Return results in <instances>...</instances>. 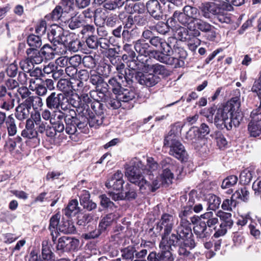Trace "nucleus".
Here are the masks:
<instances>
[{
    "mask_svg": "<svg viewBox=\"0 0 261 261\" xmlns=\"http://www.w3.org/2000/svg\"><path fill=\"white\" fill-rule=\"evenodd\" d=\"M68 27L71 30H75L84 26V21L80 16L71 17L67 22Z\"/></svg>",
    "mask_w": 261,
    "mask_h": 261,
    "instance_id": "50",
    "label": "nucleus"
},
{
    "mask_svg": "<svg viewBox=\"0 0 261 261\" xmlns=\"http://www.w3.org/2000/svg\"><path fill=\"white\" fill-rule=\"evenodd\" d=\"M60 217V214L57 213L53 215L50 219L49 229L51 231V233L53 236V241L54 242L55 241L56 238H55L54 236H53V232L54 231H56V230H58L59 225L60 224L59 222Z\"/></svg>",
    "mask_w": 261,
    "mask_h": 261,
    "instance_id": "51",
    "label": "nucleus"
},
{
    "mask_svg": "<svg viewBox=\"0 0 261 261\" xmlns=\"http://www.w3.org/2000/svg\"><path fill=\"white\" fill-rule=\"evenodd\" d=\"M93 219L91 214H82L78 216L77 224L79 225L84 226Z\"/></svg>",
    "mask_w": 261,
    "mask_h": 261,
    "instance_id": "62",
    "label": "nucleus"
},
{
    "mask_svg": "<svg viewBox=\"0 0 261 261\" xmlns=\"http://www.w3.org/2000/svg\"><path fill=\"white\" fill-rule=\"evenodd\" d=\"M147 166H145L141 161L137 158L133 159L130 162V166H125V175L128 179H145V175L148 176V178L152 179L154 174H156L158 164L152 158L147 159Z\"/></svg>",
    "mask_w": 261,
    "mask_h": 261,
    "instance_id": "3",
    "label": "nucleus"
},
{
    "mask_svg": "<svg viewBox=\"0 0 261 261\" xmlns=\"http://www.w3.org/2000/svg\"><path fill=\"white\" fill-rule=\"evenodd\" d=\"M114 220V214L110 213L107 215L102 219L101 220L99 226L101 229H106L108 226H110Z\"/></svg>",
    "mask_w": 261,
    "mask_h": 261,
    "instance_id": "58",
    "label": "nucleus"
},
{
    "mask_svg": "<svg viewBox=\"0 0 261 261\" xmlns=\"http://www.w3.org/2000/svg\"><path fill=\"white\" fill-rule=\"evenodd\" d=\"M29 88L31 90L35 91L37 94L36 96H44L46 95L47 90V88L42 84H36L34 86H29Z\"/></svg>",
    "mask_w": 261,
    "mask_h": 261,
    "instance_id": "57",
    "label": "nucleus"
},
{
    "mask_svg": "<svg viewBox=\"0 0 261 261\" xmlns=\"http://www.w3.org/2000/svg\"><path fill=\"white\" fill-rule=\"evenodd\" d=\"M175 41L171 44L169 53L162 54V63L173 66L175 68L184 66V60L187 57L186 50L182 47L177 39L174 37Z\"/></svg>",
    "mask_w": 261,
    "mask_h": 261,
    "instance_id": "7",
    "label": "nucleus"
},
{
    "mask_svg": "<svg viewBox=\"0 0 261 261\" xmlns=\"http://www.w3.org/2000/svg\"><path fill=\"white\" fill-rule=\"evenodd\" d=\"M217 214L218 217L220 218L221 224H223L229 229L231 228L233 224L231 214L223 212H219Z\"/></svg>",
    "mask_w": 261,
    "mask_h": 261,
    "instance_id": "43",
    "label": "nucleus"
},
{
    "mask_svg": "<svg viewBox=\"0 0 261 261\" xmlns=\"http://www.w3.org/2000/svg\"><path fill=\"white\" fill-rule=\"evenodd\" d=\"M186 139L189 143L194 144H197L201 140V137L196 127H191L186 133Z\"/></svg>",
    "mask_w": 261,
    "mask_h": 261,
    "instance_id": "36",
    "label": "nucleus"
},
{
    "mask_svg": "<svg viewBox=\"0 0 261 261\" xmlns=\"http://www.w3.org/2000/svg\"><path fill=\"white\" fill-rule=\"evenodd\" d=\"M228 229L229 228L220 223L218 226L217 225L215 227V228L213 229L215 231L214 237L218 238L225 235Z\"/></svg>",
    "mask_w": 261,
    "mask_h": 261,
    "instance_id": "63",
    "label": "nucleus"
},
{
    "mask_svg": "<svg viewBox=\"0 0 261 261\" xmlns=\"http://www.w3.org/2000/svg\"><path fill=\"white\" fill-rule=\"evenodd\" d=\"M80 241L77 239L67 236L60 237L58 241L57 249L62 252H69L78 250Z\"/></svg>",
    "mask_w": 261,
    "mask_h": 261,
    "instance_id": "14",
    "label": "nucleus"
},
{
    "mask_svg": "<svg viewBox=\"0 0 261 261\" xmlns=\"http://www.w3.org/2000/svg\"><path fill=\"white\" fill-rule=\"evenodd\" d=\"M201 218L204 220L202 221L205 222L206 227L213 230L219 222L218 214L214 213L213 212H206L201 215Z\"/></svg>",
    "mask_w": 261,
    "mask_h": 261,
    "instance_id": "29",
    "label": "nucleus"
},
{
    "mask_svg": "<svg viewBox=\"0 0 261 261\" xmlns=\"http://www.w3.org/2000/svg\"><path fill=\"white\" fill-rule=\"evenodd\" d=\"M175 41L174 37H169L168 38L167 41H166L164 39L160 37L159 36H154L149 41V44L154 49H157L158 51L160 53L158 54L159 57L161 58L155 59L158 61L162 63V54L165 55L166 53H169L171 49V44Z\"/></svg>",
    "mask_w": 261,
    "mask_h": 261,
    "instance_id": "11",
    "label": "nucleus"
},
{
    "mask_svg": "<svg viewBox=\"0 0 261 261\" xmlns=\"http://www.w3.org/2000/svg\"><path fill=\"white\" fill-rule=\"evenodd\" d=\"M74 36V35L64 31L62 28L56 25L53 26L47 33L48 39L54 46L61 44L66 46V43L70 39L71 37Z\"/></svg>",
    "mask_w": 261,
    "mask_h": 261,
    "instance_id": "10",
    "label": "nucleus"
},
{
    "mask_svg": "<svg viewBox=\"0 0 261 261\" xmlns=\"http://www.w3.org/2000/svg\"><path fill=\"white\" fill-rule=\"evenodd\" d=\"M228 114L229 119L228 124L231 125V128H232V125L234 127L238 126L243 118L241 112L230 113Z\"/></svg>",
    "mask_w": 261,
    "mask_h": 261,
    "instance_id": "49",
    "label": "nucleus"
},
{
    "mask_svg": "<svg viewBox=\"0 0 261 261\" xmlns=\"http://www.w3.org/2000/svg\"><path fill=\"white\" fill-rule=\"evenodd\" d=\"M152 29L162 35H166L170 31L169 26L163 21H159L155 25L152 26Z\"/></svg>",
    "mask_w": 261,
    "mask_h": 261,
    "instance_id": "56",
    "label": "nucleus"
},
{
    "mask_svg": "<svg viewBox=\"0 0 261 261\" xmlns=\"http://www.w3.org/2000/svg\"><path fill=\"white\" fill-rule=\"evenodd\" d=\"M88 115H81L87 118L88 120V124L91 127L97 128L99 126L102 124L103 122V117L99 114L94 115L90 110L89 106L88 110Z\"/></svg>",
    "mask_w": 261,
    "mask_h": 261,
    "instance_id": "27",
    "label": "nucleus"
},
{
    "mask_svg": "<svg viewBox=\"0 0 261 261\" xmlns=\"http://www.w3.org/2000/svg\"><path fill=\"white\" fill-rule=\"evenodd\" d=\"M147 12L151 17L156 20L163 18V9L158 0H149L146 3Z\"/></svg>",
    "mask_w": 261,
    "mask_h": 261,
    "instance_id": "18",
    "label": "nucleus"
},
{
    "mask_svg": "<svg viewBox=\"0 0 261 261\" xmlns=\"http://www.w3.org/2000/svg\"><path fill=\"white\" fill-rule=\"evenodd\" d=\"M133 77L140 84L149 87L154 86L160 81V78L156 75L152 73H144L140 71L136 72Z\"/></svg>",
    "mask_w": 261,
    "mask_h": 261,
    "instance_id": "17",
    "label": "nucleus"
},
{
    "mask_svg": "<svg viewBox=\"0 0 261 261\" xmlns=\"http://www.w3.org/2000/svg\"><path fill=\"white\" fill-rule=\"evenodd\" d=\"M151 69L155 75H160L163 77H166L169 75V71L166 69L165 66L159 64H155L152 65L151 66H149V68L148 70Z\"/></svg>",
    "mask_w": 261,
    "mask_h": 261,
    "instance_id": "52",
    "label": "nucleus"
},
{
    "mask_svg": "<svg viewBox=\"0 0 261 261\" xmlns=\"http://www.w3.org/2000/svg\"><path fill=\"white\" fill-rule=\"evenodd\" d=\"M66 118L65 132L68 135H73L77 132V115L75 110H72Z\"/></svg>",
    "mask_w": 261,
    "mask_h": 261,
    "instance_id": "24",
    "label": "nucleus"
},
{
    "mask_svg": "<svg viewBox=\"0 0 261 261\" xmlns=\"http://www.w3.org/2000/svg\"><path fill=\"white\" fill-rule=\"evenodd\" d=\"M205 199L207 202L208 208L213 211H215L219 208L221 201L219 197L212 194L207 195Z\"/></svg>",
    "mask_w": 261,
    "mask_h": 261,
    "instance_id": "41",
    "label": "nucleus"
},
{
    "mask_svg": "<svg viewBox=\"0 0 261 261\" xmlns=\"http://www.w3.org/2000/svg\"><path fill=\"white\" fill-rule=\"evenodd\" d=\"M22 139L19 136H17L14 139H9L6 143L5 147L11 153H16V145L20 143Z\"/></svg>",
    "mask_w": 261,
    "mask_h": 261,
    "instance_id": "48",
    "label": "nucleus"
},
{
    "mask_svg": "<svg viewBox=\"0 0 261 261\" xmlns=\"http://www.w3.org/2000/svg\"><path fill=\"white\" fill-rule=\"evenodd\" d=\"M30 110L29 106L24 100L16 108L15 116L19 120H24L28 118Z\"/></svg>",
    "mask_w": 261,
    "mask_h": 261,
    "instance_id": "26",
    "label": "nucleus"
},
{
    "mask_svg": "<svg viewBox=\"0 0 261 261\" xmlns=\"http://www.w3.org/2000/svg\"><path fill=\"white\" fill-rule=\"evenodd\" d=\"M193 230L197 238L202 241L208 239L213 232V229L208 228L205 225V222L202 221H199L194 226Z\"/></svg>",
    "mask_w": 261,
    "mask_h": 261,
    "instance_id": "21",
    "label": "nucleus"
},
{
    "mask_svg": "<svg viewBox=\"0 0 261 261\" xmlns=\"http://www.w3.org/2000/svg\"><path fill=\"white\" fill-rule=\"evenodd\" d=\"M241 106L240 98L239 97L236 96L231 98L230 100L228 101L226 104L221 108L224 111L228 114L240 111V107Z\"/></svg>",
    "mask_w": 261,
    "mask_h": 261,
    "instance_id": "28",
    "label": "nucleus"
},
{
    "mask_svg": "<svg viewBox=\"0 0 261 261\" xmlns=\"http://www.w3.org/2000/svg\"><path fill=\"white\" fill-rule=\"evenodd\" d=\"M202 16L207 19H210L212 15H216L222 10L220 5L215 3L207 2L203 4L200 8Z\"/></svg>",
    "mask_w": 261,
    "mask_h": 261,
    "instance_id": "23",
    "label": "nucleus"
},
{
    "mask_svg": "<svg viewBox=\"0 0 261 261\" xmlns=\"http://www.w3.org/2000/svg\"><path fill=\"white\" fill-rule=\"evenodd\" d=\"M58 230L65 234L72 233L75 231V228L71 221L63 220L59 225Z\"/></svg>",
    "mask_w": 261,
    "mask_h": 261,
    "instance_id": "39",
    "label": "nucleus"
},
{
    "mask_svg": "<svg viewBox=\"0 0 261 261\" xmlns=\"http://www.w3.org/2000/svg\"><path fill=\"white\" fill-rule=\"evenodd\" d=\"M82 61L84 66L88 68H93L96 65L95 59L91 56L84 57Z\"/></svg>",
    "mask_w": 261,
    "mask_h": 261,
    "instance_id": "64",
    "label": "nucleus"
},
{
    "mask_svg": "<svg viewBox=\"0 0 261 261\" xmlns=\"http://www.w3.org/2000/svg\"><path fill=\"white\" fill-rule=\"evenodd\" d=\"M20 66L22 70L25 72H29L34 68V64L29 60V57L21 60L19 63Z\"/></svg>",
    "mask_w": 261,
    "mask_h": 261,
    "instance_id": "61",
    "label": "nucleus"
},
{
    "mask_svg": "<svg viewBox=\"0 0 261 261\" xmlns=\"http://www.w3.org/2000/svg\"><path fill=\"white\" fill-rule=\"evenodd\" d=\"M129 181L132 185L139 187L141 190H143L144 188L145 189L146 187H148V189L152 192H154L158 189L161 184L166 187L172 184V180H154L151 185H148L147 180H134L133 182L129 180Z\"/></svg>",
    "mask_w": 261,
    "mask_h": 261,
    "instance_id": "20",
    "label": "nucleus"
},
{
    "mask_svg": "<svg viewBox=\"0 0 261 261\" xmlns=\"http://www.w3.org/2000/svg\"><path fill=\"white\" fill-rule=\"evenodd\" d=\"M199 14V11L196 7L186 5L182 8V11H174L172 17L169 18L168 21L171 20V22L172 21L178 22L181 25L187 27L190 31H192L194 36L198 37L201 33L195 28L192 27V24L198 19L197 17Z\"/></svg>",
    "mask_w": 261,
    "mask_h": 261,
    "instance_id": "4",
    "label": "nucleus"
},
{
    "mask_svg": "<svg viewBox=\"0 0 261 261\" xmlns=\"http://www.w3.org/2000/svg\"><path fill=\"white\" fill-rule=\"evenodd\" d=\"M27 41L30 48L36 49L40 48L42 45L41 37L33 34H31L27 37Z\"/></svg>",
    "mask_w": 261,
    "mask_h": 261,
    "instance_id": "46",
    "label": "nucleus"
},
{
    "mask_svg": "<svg viewBox=\"0 0 261 261\" xmlns=\"http://www.w3.org/2000/svg\"><path fill=\"white\" fill-rule=\"evenodd\" d=\"M30 108H33L34 111L38 110L43 106L42 98L38 96H31L24 100Z\"/></svg>",
    "mask_w": 261,
    "mask_h": 261,
    "instance_id": "35",
    "label": "nucleus"
},
{
    "mask_svg": "<svg viewBox=\"0 0 261 261\" xmlns=\"http://www.w3.org/2000/svg\"><path fill=\"white\" fill-rule=\"evenodd\" d=\"M128 56L123 54L122 57L115 56V63L120 61L117 64L115 71V109L122 106L123 103L133 100L136 96V94L133 91H130L124 89L122 87L125 86L127 84L126 77V71L124 69V63H128Z\"/></svg>",
    "mask_w": 261,
    "mask_h": 261,
    "instance_id": "2",
    "label": "nucleus"
},
{
    "mask_svg": "<svg viewBox=\"0 0 261 261\" xmlns=\"http://www.w3.org/2000/svg\"><path fill=\"white\" fill-rule=\"evenodd\" d=\"M14 98L11 97H4L0 98V108L4 110L8 111L12 109L14 107Z\"/></svg>",
    "mask_w": 261,
    "mask_h": 261,
    "instance_id": "54",
    "label": "nucleus"
},
{
    "mask_svg": "<svg viewBox=\"0 0 261 261\" xmlns=\"http://www.w3.org/2000/svg\"><path fill=\"white\" fill-rule=\"evenodd\" d=\"M81 100L80 96L76 93H71L66 97L65 96V102L67 106L70 110H74L71 107L75 108V112L77 113L79 116L81 115H88V110L89 106L86 104H82L80 103Z\"/></svg>",
    "mask_w": 261,
    "mask_h": 261,
    "instance_id": "12",
    "label": "nucleus"
},
{
    "mask_svg": "<svg viewBox=\"0 0 261 261\" xmlns=\"http://www.w3.org/2000/svg\"><path fill=\"white\" fill-rule=\"evenodd\" d=\"M90 97L93 99L94 101H100L103 100L106 103L107 107L109 109H114V99L111 96H109L107 94H104L99 90L96 89V90L91 91L89 93Z\"/></svg>",
    "mask_w": 261,
    "mask_h": 261,
    "instance_id": "22",
    "label": "nucleus"
},
{
    "mask_svg": "<svg viewBox=\"0 0 261 261\" xmlns=\"http://www.w3.org/2000/svg\"><path fill=\"white\" fill-rule=\"evenodd\" d=\"M71 111L72 110L69 109L67 107V109L66 110H59L57 112H54L53 113L52 120H50V124L63 122V119H64L65 121L66 119V118H67L68 115H69V113H68Z\"/></svg>",
    "mask_w": 261,
    "mask_h": 261,
    "instance_id": "37",
    "label": "nucleus"
},
{
    "mask_svg": "<svg viewBox=\"0 0 261 261\" xmlns=\"http://www.w3.org/2000/svg\"><path fill=\"white\" fill-rule=\"evenodd\" d=\"M115 46L117 47L118 50H117V48L115 47V53L119 54L120 52V48H122V50H124L129 55H130V53L133 51L131 50V45L128 44L127 43H125L124 44V41H121V40H115ZM129 56V55H128Z\"/></svg>",
    "mask_w": 261,
    "mask_h": 261,
    "instance_id": "59",
    "label": "nucleus"
},
{
    "mask_svg": "<svg viewBox=\"0 0 261 261\" xmlns=\"http://www.w3.org/2000/svg\"><path fill=\"white\" fill-rule=\"evenodd\" d=\"M164 146L170 148L169 153L181 162H186L188 160V154L185 146L178 139L174 130L172 128L165 137Z\"/></svg>",
    "mask_w": 261,
    "mask_h": 261,
    "instance_id": "6",
    "label": "nucleus"
},
{
    "mask_svg": "<svg viewBox=\"0 0 261 261\" xmlns=\"http://www.w3.org/2000/svg\"><path fill=\"white\" fill-rule=\"evenodd\" d=\"M192 27L195 29L202 32L206 33V37L207 39L210 41H213L216 37V33L214 30L215 27L207 22V21L198 18L193 23Z\"/></svg>",
    "mask_w": 261,
    "mask_h": 261,
    "instance_id": "16",
    "label": "nucleus"
},
{
    "mask_svg": "<svg viewBox=\"0 0 261 261\" xmlns=\"http://www.w3.org/2000/svg\"><path fill=\"white\" fill-rule=\"evenodd\" d=\"M70 39L66 43V45H68V48L70 51L77 52L82 49V43L78 39Z\"/></svg>",
    "mask_w": 261,
    "mask_h": 261,
    "instance_id": "55",
    "label": "nucleus"
},
{
    "mask_svg": "<svg viewBox=\"0 0 261 261\" xmlns=\"http://www.w3.org/2000/svg\"><path fill=\"white\" fill-rule=\"evenodd\" d=\"M175 220L174 217L170 214L164 213L160 220L157 222L155 230L161 233L162 240L160 243V252H165V249L168 248L167 244L170 233L174 226Z\"/></svg>",
    "mask_w": 261,
    "mask_h": 261,
    "instance_id": "5",
    "label": "nucleus"
},
{
    "mask_svg": "<svg viewBox=\"0 0 261 261\" xmlns=\"http://www.w3.org/2000/svg\"><path fill=\"white\" fill-rule=\"evenodd\" d=\"M130 59L128 60L127 66L133 70H142L143 71L148 70L149 65L147 62H142L139 61L138 58L136 56V54L134 51L130 53L129 55Z\"/></svg>",
    "mask_w": 261,
    "mask_h": 261,
    "instance_id": "25",
    "label": "nucleus"
},
{
    "mask_svg": "<svg viewBox=\"0 0 261 261\" xmlns=\"http://www.w3.org/2000/svg\"><path fill=\"white\" fill-rule=\"evenodd\" d=\"M80 207L78 206V201L76 199L71 200L67 207L64 210V214L67 217L74 216L79 212Z\"/></svg>",
    "mask_w": 261,
    "mask_h": 261,
    "instance_id": "38",
    "label": "nucleus"
},
{
    "mask_svg": "<svg viewBox=\"0 0 261 261\" xmlns=\"http://www.w3.org/2000/svg\"><path fill=\"white\" fill-rule=\"evenodd\" d=\"M248 129L252 137H256L261 135V126L259 125V123L254 120L253 118H251V120L248 126Z\"/></svg>",
    "mask_w": 261,
    "mask_h": 261,
    "instance_id": "45",
    "label": "nucleus"
},
{
    "mask_svg": "<svg viewBox=\"0 0 261 261\" xmlns=\"http://www.w3.org/2000/svg\"><path fill=\"white\" fill-rule=\"evenodd\" d=\"M26 54L29 57V60L34 64H39L45 60L40 50L34 48H28L26 50Z\"/></svg>",
    "mask_w": 261,
    "mask_h": 261,
    "instance_id": "30",
    "label": "nucleus"
},
{
    "mask_svg": "<svg viewBox=\"0 0 261 261\" xmlns=\"http://www.w3.org/2000/svg\"><path fill=\"white\" fill-rule=\"evenodd\" d=\"M150 18V17L146 15H136L135 16V24L140 27L146 25Z\"/></svg>",
    "mask_w": 261,
    "mask_h": 261,
    "instance_id": "60",
    "label": "nucleus"
},
{
    "mask_svg": "<svg viewBox=\"0 0 261 261\" xmlns=\"http://www.w3.org/2000/svg\"><path fill=\"white\" fill-rule=\"evenodd\" d=\"M57 49V46H54L53 44V46H51L48 44H45L41 48L40 51L43 56L45 60H48L54 58L55 56L54 52L55 51H56Z\"/></svg>",
    "mask_w": 261,
    "mask_h": 261,
    "instance_id": "40",
    "label": "nucleus"
},
{
    "mask_svg": "<svg viewBox=\"0 0 261 261\" xmlns=\"http://www.w3.org/2000/svg\"><path fill=\"white\" fill-rule=\"evenodd\" d=\"M136 248L135 246H129L120 249L121 256L123 259L132 261L135 257Z\"/></svg>",
    "mask_w": 261,
    "mask_h": 261,
    "instance_id": "42",
    "label": "nucleus"
},
{
    "mask_svg": "<svg viewBox=\"0 0 261 261\" xmlns=\"http://www.w3.org/2000/svg\"><path fill=\"white\" fill-rule=\"evenodd\" d=\"M105 62L100 63L96 68V73L103 76L108 77L109 76L112 66L109 63L110 62L112 65H114L113 61L112 63L109 59L106 58Z\"/></svg>",
    "mask_w": 261,
    "mask_h": 261,
    "instance_id": "34",
    "label": "nucleus"
},
{
    "mask_svg": "<svg viewBox=\"0 0 261 261\" xmlns=\"http://www.w3.org/2000/svg\"><path fill=\"white\" fill-rule=\"evenodd\" d=\"M248 193L245 189H242L241 192L237 191L231 197L230 199H225L222 204V208L225 211H231L235 208L237 201L236 199H241L244 201H247Z\"/></svg>",
    "mask_w": 261,
    "mask_h": 261,
    "instance_id": "15",
    "label": "nucleus"
},
{
    "mask_svg": "<svg viewBox=\"0 0 261 261\" xmlns=\"http://www.w3.org/2000/svg\"><path fill=\"white\" fill-rule=\"evenodd\" d=\"M65 99L64 94L53 92L46 98V106L49 110H59L61 108L62 110H66L67 105L65 102Z\"/></svg>",
    "mask_w": 261,
    "mask_h": 261,
    "instance_id": "13",
    "label": "nucleus"
},
{
    "mask_svg": "<svg viewBox=\"0 0 261 261\" xmlns=\"http://www.w3.org/2000/svg\"><path fill=\"white\" fill-rule=\"evenodd\" d=\"M228 114L224 111L221 108L217 110L214 118V123L219 129L226 128L227 130L231 129L230 124H228Z\"/></svg>",
    "mask_w": 261,
    "mask_h": 261,
    "instance_id": "19",
    "label": "nucleus"
},
{
    "mask_svg": "<svg viewBox=\"0 0 261 261\" xmlns=\"http://www.w3.org/2000/svg\"><path fill=\"white\" fill-rule=\"evenodd\" d=\"M105 14L102 12L101 8H98L94 11V22L98 27H101L104 24L105 21Z\"/></svg>",
    "mask_w": 261,
    "mask_h": 261,
    "instance_id": "53",
    "label": "nucleus"
},
{
    "mask_svg": "<svg viewBox=\"0 0 261 261\" xmlns=\"http://www.w3.org/2000/svg\"><path fill=\"white\" fill-rule=\"evenodd\" d=\"M112 38L108 40L105 38H100L94 35L89 36L86 40V43L87 46L92 49H96L98 46L105 49L104 55L105 58L109 59L112 63L114 60V45L113 43Z\"/></svg>",
    "mask_w": 261,
    "mask_h": 261,
    "instance_id": "8",
    "label": "nucleus"
},
{
    "mask_svg": "<svg viewBox=\"0 0 261 261\" xmlns=\"http://www.w3.org/2000/svg\"><path fill=\"white\" fill-rule=\"evenodd\" d=\"M32 252H34L36 255H38L34 251H32L31 253ZM42 257L45 261H55V255L51 250L50 246L48 244V241L46 240L43 241L42 243ZM38 258L39 260L42 261L39 257Z\"/></svg>",
    "mask_w": 261,
    "mask_h": 261,
    "instance_id": "32",
    "label": "nucleus"
},
{
    "mask_svg": "<svg viewBox=\"0 0 261 261\" xmlns=\"http://www.w3.org/2000/svg\"><path fill=\"white\" fill-rule=\"evenodd\" d=\"M90 198V195L88 191L86 190L82 191L80 196L81 204L88 211H92L96 207V204L92 202Z\"/></svg>",
    "mask_w": 261,
    "mask_h": 261,
    "instance_id": "31",
    "label": "nucleus"
},
{
    "mask_svg": "<svg viewBox=\"0 0 261 261\" xmlns=\"http://www.w3.org/2000/svg\"><path fill=\"white\" fill-rule=\"evenodd\" d=\"M57 88L59 91L63 92V94L65 95L66 94L69 95L71 93H72V83L68 79H60L57 84Z\"/></svg>",
    "mask_w": 261,
    "mask_h": 261,
    "instance_id": "33",
    "label": "nucleus"
},
{
    "mask_svg": "<svg viewBox=\"0 0 261 261\" xmlns=\"http://www.w3.org/2000/svg\"><path fill=\"white\" fill-rule=\"evenodd\" d=\"M174 232L169 238L168 248L165 249V252L158 253L151 252L147 257L148 261H174L171 253L172 247H178L180 255L188 256L190 254V250L196 246L190 222L184 220L180 221Z\"/></svg>",
    "mask_w": 261,
    "mask_h": 261,
    "instance_id": "1",
    "label": "nucleus"
},
{
    "mask_svg": "<svg viewBox=\"0 0 261 261\" xmlns=\"http://www.w3.org/2000/svg\"><path fill=\"white\" fill-rule=\"evenodd\" d=\"M6 127L9 136H14L17 133V129L15 123V120L12 115H10L7 117L6 121Z\"/></svg>",
    "mask_w": 261,
    "mask_h": 261,
    "instance_id": "44",
    "label": "nucleus"
},
{
    "mask_svg": "<svg viewBox=\"0 0 261 261\" xmlns=\"http://www.w3.org/2000/svg\"><path fill=\"white\" fill-rule=\"evenodd\" d=\"M101 233V230L97 229L95 226H88V232L83 233L82 236L85 240L93 239L98 238Z\"/></svg>",
    "mask_w": 261,
    "mask_h": 261,
    "instance_id": "47",
    "label": "nucleus"
},
{
    "mask_svg": "<svg viewBox=\"0 0 261 261\" xmlns=\"http://www.w3.org/2000/svg\"><path fill=\"white\" fill-rule=\"evenodd\" d=\"M134 44V47L138 54L137 56L139 61L142 62H148L150 58L160 59V53L158 51L157 49H154L152 48L148 42L145 41L144 39H139L136 41H133Z\"/></svg>",
    "mask_w": 261,
    "mask_h": 261,
    "instance_id": "9",
    "label": "nucleus"
}]
</instances>
